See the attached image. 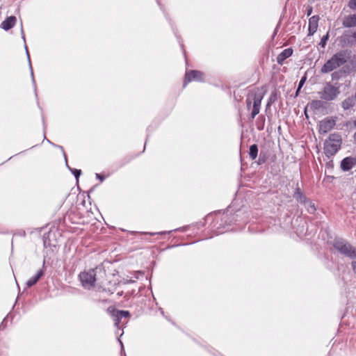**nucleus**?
Instances as JSON below:
<instances>
[{
    "label": "nucleus",
    "mask_w": 356,
    "mask_h": 356,
    "mask_svg": "<svg viewBox=\"0 0 356 356\" xmlns=\"http://www.w3.org/2000/svg\"><path fill=\"white\" fill-rule=\"evenodd\" d=\"M351 51L341 50L334 54L322 67V73H328L345 64L350 58Z\"/></svg>",
    "instance_id": "obj_1"
},
{
    "label": "nucleus",
    "mask_w": 356,
    "mask_h": 356,
    "mask_svg": "<svg viewBox=\"0 0 356 356\" xmlns=\"http://www.w3.org/2000/svg\"><path fill=\"white\" fill-rule=\"evenodd\" d=\"M264 96V93L260 91L259 89L252 90L249 92L245 102L248 110L250 109L251 106L252 105L251 112L252 120H253L255 116L259 114Z\"/></svg>",
    "instance_id": "obj_2"
},
{
    "label": "nucleus",
    "mask_w": 356,
    "mask_h": 356,
    "mask_svg": "<svg viewBox=\"0 0 356 356\" xmlns=\"http://www.w3.org/2000/svg\"><path fill=\"white\" fill-rule=\"evenodd\" d=\"M342 143L341 137L338 134H330L325 141L324 152L327 156L334 155L340 149Z\"/></svg>",
    "instance_id": "obj_3"
},
{
    "label": "nucleus",
    "mask_w": 356,
    "mask_h": 356,
    "mask_svg": "<svg viewBox=\"0 0 356 356\" xmlns=\"http://www.w3.org/2000/svg\"><path fill=\"white\" fill-rule=\"evenodd\" d=\"M333 246L344 256L356 259V248L347 241L342 238H336L334 241Z\"/></svg>",
    "instance_id": "obj_4"
},
{
    "label": "nucleus",
    "mask_w": 356,
    "mask_h": 356,
    "mask_svg": "<svg viewBox=\"0 0 356 356\" xmlns=\"http://www.w3.org/2000/svg\"><path fill=\"white\" fill-rule=\"evenodd\" d=\"M339 93V86L332 85L328 82L325 84L323 90L318 92V95L322 99L332 101L337 98Z\"/></svg>",
    "instance_id": "obj_5"
},
{
    "label": "nucleus",
    "mask_w": 356,
    "mask_h": 356,
    "mask_svg": "<svg viewBox=\"0 0 356 356\" xmlns=\"http://www.w3.org/2000/svg\"><path fill=\"white\" fill-rule=\"evenodd\" d=\"M96 273L94 269L88 272H83L79 275L82 285L86 289H90L94 286L95 282Z\"/></svg>",
    "instance_id": "obj_6"
},
{
    "label": "nucleus",
    "mask_w": 356,
    "mask_h": 356,
    "mask_svg": "<svg viewBox=\"0 0 356 356\" xmlns=\"http://www.w3.org/2000/svg\"><path fill=\"white\" fill-rule=\"evenodd\" d=\"M204 79V74L203 72L197 70H190L186 73L184 86L185 87L188 83L192 81H202Z\"/></svg>",
    "instance_id": "obj_7"
},
{
    "label": "nucleus",
    "mask_w": 356,
    "mask_h": 356,
    "mask_svg": "<svg viewBox=\"0 0 356 356\" xmlns=\"http://www.w3.org/2000/svg\"><path fill=\"white\" fill-rule=\"evenodd\" d=\"M341 42L346 46L355 45L356 44V31H346L341 37Z\"/></svg>",
    "instance_id": "obj_8"
},
{
    "label": "nucleus",
    "mask_w": 356,
    "mask_h": 356,
    "mask_svg": "<svg viewBox=\"0 0 356 356\" xmlns=\"http://www.w3.org/2000/svg\"><path fill=\"white\" fill-rule=\"evenodd\" d=\"M336 121L332 118H326L319 123V133L326 134L335 126Z\"/></svg>",
    "instance_id": "obj_9"
},
{
    "label": "nucleus",
    "mask_w": 356,
    "mask_h": 356,
    "mask_svg": "<svg viewBox=\"0 0 356 356\" xmlns=\"http://www.w3.org/2000/svg\"><path fill=\"white\" fill-rule=\"evenodd\" d=\"M112 316L115 321V325L118 327L122 318H128L130 313L128 311L114 309L112 312Z\"/></svg>",
    "instance_id": "obj_10"
},
{
    "label": "nucleus",
    "mask_w": 356,
    "mask_h": 356,
    "mask_svg": "<svg viewBox=\"0 0 356 356\" xmlns=\"http://www.w3.org/2000/svg\"><path fill=\"white\" fill-rule=\"evenodd\" d=\"M356 165V159L353 157H346L341 162V168L343 171H348Z\"/></svg>",
    "instance_id": "obj_11"
},
{
    "label": "nucleus",
    "mask_w": 356,
    "mask_h": 356,
    "mask_svg": "<svg viewBox=\"0 0 356 356\" xmlns=\"http://www.w3.org/2000/svg\"><path fill=\"white\" fill-rule=\"evenodd\" d=\"M319 17L314 15L309 19V35H312L316 33L318 26Z\"/></svg>",
    "instance_id": "obj_12"
},
{
    "label": "nucleus",
    "mask_w": 356,
    "mask_h": 356,
    "mask_svg": "<svg viewBox=\"0 0 356 356\" xmlns=\"http://www.w3.org/2000/svg\"><path fill=\"white\" fill-rule=\"evenodd\" d=\"M342 24L346 28L356 26V14L345 16L343 19Z\"/></svg>",
    "instance_id": "obj_13"
},
{
    "label": "nucleus",
    "mask_w": 356,
    "mask_h": 356,
    "mask_svg": "<svg viewBox=\"0 0 356 356\" xmlns=\"http://www.w3.org/2000/svg\"><path fill=\"white\" fill-rule=\"evenodd\" d=\"M293 54V49L291 48L285 49L283 50L277 56V62L280 65H282L284 61L290 57Z\"/></svg>",
    "instance_id": "obj_14"
},
{
    "label": "nucleus",
    "mask_w": 356,
    "mask_h": 356,
    "mask_svg": "<svg viewBox=\"0 0 356 356\" xmlns=\"http://www.w3.org/2000/svg\"><path fill=\"white\" fill-rule=\"evenodd\" d=\"M15 22H16L15 17H14V16L9 17L2 22L1 27L4 30H9L14 26Z\"/></svg>",
    "instance_id": "obj_15"
},
{
    "label": "nucleus",
    "mask_w": 356,
    "mask_h": 356,
    "mask_svg": "<svg viewBox=\"0 0 356 356\" xmlns=\"http://www.w3.org/2000/svg\"><path fill=\"white\" fill-rule=\"evenodd\" d=\"M294 198L300 203L307 204V199L305 195L300 191V188H296Z\"/></svg>",
    "instance_id": "obj_16"
},
{
    "label": "nucleus",
    "mask_w": 356,
    "mask_h": 356,
    "mask_svg": "<svg viewBox=\"0 0 356 356\" xmlns=\"http://www.w3.org/2000/svg\"><path fill=\"white\" fill-rule=\"evenodd\" d=\"M43 275V271L42 270H40L39 272H38V273L33 277H31L30 278L27 282H26V286L27 287H31L33 285H34L35 284L37 283V282L39 280V279Z\"/></svg>",
    "instance_id": "obj_17"
},
{
    "label": "nucleus",
    "mask_w": 356,
    "mask_h": 356,
    "mask_svg": "<svg viewBox=\"0 0 356 356\" xmlns=\"http://www.w3.org/2000/svg\"><path fill=\"white\" fill-rule=\"evenodd\" d=\"M355 104V100L354 98H348V99H346L342 102V107L345 110H348V109L352 108L353 106H354Z\"/></svg>",
    "instance_id": "obj_18"
},
{
    "label": "nucleus",
    "mask_w": 356,
    "mask_h": 356,
    "mask_svg": "<svg viewBox=\"0 0 356 356\" xmlns=\"http://www.w3.org/2000/svg\"><path fill=\"white\" fill-rule=\"evenodd\" d=\"M257 154H258L257 145L255 144L250 145V152H249L250 158L252 160H254L257 156Z\"/></svg>",
    "instance_id": "obj_19"
},
{
    "label": "nucleus",
    "mask_w": 356,
    "mask_h": 356,
    "mask_svg": "<svg viewBox=\"0 0 356 356\" xmlns=\"http://www.w3.org/2000/svg\"><path fill=\"white\" fill-rule=\"evenodd\" d=\"M352 70L356 72V54L348 59Z\"/></svg>",
    "instance_id": "obj_20"
},
{
    "label": "nucleus",
    "mask_w": 356,
    "mask_h": 356,
    "mask_svg": "<svg viewBox=\"0 0 356 356\" xmlns=\"http://www.w3.org/2000/svg\"><path fill=\"white\" fill-rule=\"evenodd\" d=\"M68 170H70L72 172V173L74 175V177H75L76 179V182H78V179H79V176L81 174V170L71 168L69 165H68Z\"/></svg>",
    "instance_id": "obj_21"
},
{
    "label": "nucleus",
    "mask_w": 356,
    "mask_h": 356,
    "mask_svg": "<svg viewBox=\"0 0 356 356\" xmlns=\"http://www.w3.org/2000/svg\"><path fill=\"white\" fill-rule=\"evenodd\" d=\"M329 38V34L327 33L325 35H324L322 38H321V42H320V45L322 47H325V45H326V43H327V41Z\"/></svg>",
    "instance_id": "obj_22"
},
{
    "label": "nucleus",
    "mask_w": 356,
    "mask_h": 356,
    "mask_svg": "<svg viewBox=\"0 0 356 356\" xmlns=\"http://www.w3.org/2000/svg\"><path fill=\"white\" fill-rule=\"evenodd\" d=\"M307 204H308L307 210L310 213H314L316 211V208L314 204H312L310 201L307 200Z\"/></svg>",
    "instance_id": "obj_23"
},
{
    "label": "nucleus",
    "mask_w": 356,
    "mask_h": 356,
    "mask_svg": "<svg viewBox=\"0 0 356 356\" xmlns=\"http://www.w3.org/2000/svg\"><path fill=\"white\" fill-rule=\"evenodd\" d=\"M348 7L353 10H356V0H349Z\"/></svg>",
    "instance_id": "obj_24"
},
{
    "label": "nucleus",
    "mask_w": 356,
    "mask_h": 356,
    "mask_svg": "<svg viewBox=\"0 0 356 356\" xmlns=\"http://www.w3.org/2000/svg\"><path fill=\"white\" fill-rule=\"evenodd\" d=\"M25 49H26V55H27L28 60H29V63L30 69H31V76H32V78H33V81H34L33 72V70H32V67H31L30 56H29V54L28 49H27L26 46H25Z\"/></svg>",
    "instance_id": "obj_25"
},
{
    "label": "nucleus",
    "mask_w": 356,
    "mask_h": 356,
    "mask_svg": "<svg viewBox=\"0 0 356 356\" xmlns=\"http://www.w3.org/2000/svg\"><path fill=\"white\" fill-rule=\"evenodd\" d=\"M305 81H306V77H305V76H303V77L300 79V82H299V85H298V90H300V89H301V88H302V86L304 85V83H305Z\"/></svg>",
    "instance_id": "obj_26"
},
{
    "label": "nucleus",
    "mask_w": 356,
    "mask_h": 356,
    "mask_svg": "<svg viewBox=\"0 0 356 356\" xmlns=\"http://www.w3.org/2000/svg\"><path fill=\"white\" fill-rule=\"evenodd\" d=\"M275 101V98L271 95L269 98V100L267 103L266 107L268 108L270 106L271 104Z\"/></svg>",
    "instance_id": "obj_27"
},
{
    "label": "nucleus",
    "mask_w": 356,
    "mask_h": 356,
    "mask_svg": "<svg viewBox=\"0 0 356 356\" xmlns=\"http://www.w3.org/2000/svg\"><path fill=\"white\" fill-rule=\"evenodd\" d=\"M58 149H60L61 153L63 154V156L65 158V163L67 164V156L65 154V152L63 148L61 147H59Z\"/></svg>",
    "instance_id": "obj_28"
},
{
    "label": "nucleus",
    "mask_w": 356,
    "mask_h": 356,
    "mask_svg": "<svg viewBox=\"0 0 356 356\" xmlns=\"http://www.w3.org/2000/svg\"><path fill=\"white\" fill-rule=\"evenodd\" d=\"M312 13V8L309 6L307 10V16H309Z\"/></svg>",
    "instance_id": "obj_29"
},
{
    "label": "nucleus",
    "mask_w": 356,
    "mask_h": 356,
    "mask_svg": "<svg viewBox=\"0 0 356 356\" xmlns=\"http://www.w3.org/2000/svg\"><path fill=\"white\" fill-rule=\"evenodd\" d=\"M351 265H352L353 271L356 273V261H353Z\"/></svg>",
    "instance_id": "obj_30"
},
{
    "label": "nucleus",
    "mask_w": 356,
    "mask_h": 356,
    "mask_svg": "<svg viewBox=\"0 0 356 356\" xmlns=\"http://www.w3.org/2000/svg\"><path fill=\"white\" fill-rule=\"evenodd\" d=\"M96 176L97 178L100 179L102 181L104 179V178L102 177L99 174H96Z\"/></svg>",
    "instance_id": "obj_31"
},
{
    "label": "nucleus",
    "mask_w": 356,
    "mask_h": 356,
    "mask_svg": "<svg viewBox=\"0 0 356 356\" xmlns=\"http://www.w3.org/2000/svg\"><path fill=\"white\" fill-rule=\"evenodd\" d=\"M257 128H258L259 130H262L264 129V127L263 126H258Z\"/></svg>",
    "instance_id": "obj_32"
},
{
    "label": "nucleus",
    "mask_w": 356,
    "mask_h": 356,
    "mask_svg": "<svg viewBox=\"0 0 356 356\" xmlns=\"http://www.w3.org/2000/svg\"><path fill=\"white\" fill-rule=\"evenodd\" d=\"M67 229H68V232H72V228L70 225H68Z\"/></svg>",
    "instance_id": "obj_33"
},
{
    "label": "nucleus",
    "mask_w": 356,
    "mask_h": 356,
    "mask_svg": "<svg viewBox=\"0 0 356 356\" xmlns=\"http://www.w3.org/2000/svg\"><path fill=\"white\" fill-rule=\"evenodd\" d=\"M354 140H355V143H356V132H355V134H354Z\"/></svg>",
    "instance_id": "obj_34"
},
{
    "label": "nucleus",
    "mask_w": 356,
    "mask_h": 356,
    "mask_svg": "<svg viewBox=\"0 0 356 356\" xmlns=\"http://www.w3.org/2000/svg\"><path fill=\"white\" fill-rule=\"evenodd\" d=\"M300 90H298V88L297 89V90H296V95H298V92H300Z\"/></svg>",
    "instance_id": "obj_35"
},
{
    "label": "nucleus",
    "mask_w": 356,
    "mask_h": 356,
    "mask_svg": "<svg viewBox=\"0 0 356 356\" xmlns=\"http://www.w3.org/2000/svg\"><path fill=\"white\" fill-rule=\"evenodd\" d=\"M51 234H53V233L52 232H49V237H50L51 236Z\"/></svg>",
    "instance_id": "obj_36"
},
{
    "label": "nucleus",
    "mask_w": 356,
    "mask_h": 356,
    "mask_svg": "<svg viewBox=\"0 0 356 356\" xmlns=\"http://www.w3.org/2000/svg\"><path fill=\"white\" fill-rule=\"evenodd\" d=\"M150 235H154V233H149Z\"/></svg>",
    "instance_id": "obj_37"
}]
</instances>
